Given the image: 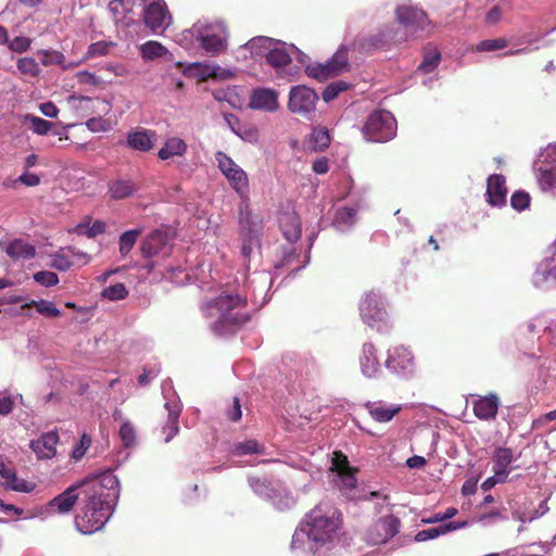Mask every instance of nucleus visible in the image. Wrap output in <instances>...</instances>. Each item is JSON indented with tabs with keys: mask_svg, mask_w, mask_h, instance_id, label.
<instances>
[{
	"mask_svg": "<svg viewBox=\"0 0 556 556\" xmlns=\"http://www.w3.org/2000/svg\"><path fill=\"white\" fill-rule=\"evenodd\" d=\"M81 495L75 516L76 529L83 534L101 530L112 517L121 495V483L112 471L79 481Z\"/></svg>",
	"mask_w": 556,
	"mask_h": 556,
	"instance_id": "1",
	"label": "nucleus"
},
{
	"mask_svg": "<svg viewBox=\"0 0 556 556\" xmlns=\"http://www.w3.org/2000/svg\"><path fill=\"white\" fill-rule=\"evenodd\" d=\"M342 522L341 513L329 503L312 508L292 536L291 547L315 554L332 541Z\"/></svg>",
	"mask_w": 556,
	"mask_h": 556,
	"instance_id": "2",
	"label": "nucleus"
},
{
	"mask_svg": "<svg viewBox=\"0 0 556 556\" xmlns=\"http://www.w3.org/2000/svg\"><path fill=\"white\" fill-rule=\"evenodd\" d=\"M394 13L400 26L391 30L390 40L395 46L431 35V21L421 9L403 4L399 5Z\"/></svg>",
	"mask_w": 556,
	"mask_h": 556,
	"instance_id": "3",
	"label": "nucleus"
},
{
	"mask_svg": "<svg viewBox=\"0 0 556 556\" xmlns=\"http://www.w3.org/2000/svg\"><path fill=\"white\" fill-rule=\"evenodd\" d=\"M247 300L237 294H220L206 305L207 317L215 319L214 324L220 331L231 330L242 326L249 319L245 312Z\"/></svg>",
	"mask_w": 556,
	"mask_h": 556,
	"instance_id": "4",
	"label": "nucleus"
},
{
	"mask_svg": "<svg viewBox=\"0 0 556 556\" xmlns=\"http://www.w3.org/2000/svg\"><path fill=\"white\" fill-rule=\"evenodd\" d=\"M250 45L252 48L260 47L267 50L266 62L275 70L278 77L292 80L299 73L298 66L292 65L291 56L279 42L271 38L258 37L252 39Z\"/></svg>",
	"mask_w": 556,
	"mask_h": 556,
	"instance_id": "5",
	"label": "nucleus"
},
{
	"mask_svg": "<svg viewBox=\"0 0 556 556\" xmlns=\"http://www.w3.org/2000/svg\"><path fill=\"white\" fill-rule=\"evenodd\" d=\"M362 130L368 141L387 142L395 136L396 121L391 112L378 110L367 117Z\"/></svg>",
	"mask_w": 556,
	"mask_h": 556,
	"instance_id": "6",
	"label": "nucleus"
},
{
	"mask_svg": "<svg viewBox=\"0 0 556 556\" xmlns=\"http://www.w3.org/2000/svg\"><path fill=\"white\" fill-rule=\"evenodd\" d=\"M348 53L349 47L346 45H341L327 63H315L307 65L305 72L309 77L320 81L336 77L350 70Z\"/></svg>",
	"mask_w": 556,
	"mask_h": 556,
	"instance_id": "7",
	"label": "nucleus"
},
{
	"mask_svg": "<svg viewBox=\"0 0 556 556\" xmlns=\"http://www.w3.org/2000/svg\"><path fill=\"white\" fill-rule=\"evenodd\" d=\"M215 159L219 169L227 177L230 186L241 198L248 199L249 180L247 173L237 165L231 157L222 151L215 154Z\"/></svg>",
	"mask_w": 556,
	"mask_h": 556,
	"instance_id": "8",
	"label": "nucleus"
},
{
	"mask_svg": "<svg viewBox=\"0 0 556 556\" xmlns=\"http://www.w3.org/2000/svg\"><path fill=\"white\" fill-rule=\"evenodd\" d=\"M359 312L362 319L371 328H381V325H386L388 314L384 307L382 298L370 291L365 294L359 304Z\"/></svg>",
	"mask_w": 556,
	"mask_h": 556,
	"instance_id": "9",
	"label": "nucleus"
},
{
	"mask_svg": "<svg viewBox=\"0 0 556 556\" xmlns=\"http://www.w3.org/2000/svg\"><path fill=\"white\" fill-rule=\"evenodd\" d=\"M139 15L143 24L153 33L163 31L170 23V14L164 0H147Z\"/></svg>",
	"mask_w": 556,
	"mask_h": 556,
	"instance_id": "10",
	"label": "nucleus"
},
{
	"mask_svg": "<svg viewBox=\"0 0 556 556\" xmlns=\"http://www.w3.org/2000/svg\"><path fill=\"white\" fill-rule=\"evenodd\" d=\"M317 100L315 90L303 85L294 86L289 93L288 108L294 114L308 117L315 111Z\"/></svg>",
	"mask_w": 556,
	"mask_h": 556,
	"instance_id": "11",
	"label": "nucleus"
},
{
	"mask_svg": "<svg viewBox=\"0 0 556 556\" xmlns=\"http://www.w3.org/2000/svg\"><path fill=\"white\" fill-rule=\"evenodd\" d=\"M238 232L241 240L261 241L263 222L258 215L253 214L247 199L239 206Z\"/></svg>",
	"mask_w": 556,
	"mask_h": 556,
	"instance_id": "12",
	"label": "nucleus"
},
{
	"mask_svg": "<svg viewBox=\"0 0 556 556\" xmlns=\"http://www.w3.org/2000/svg\"><path fill=\"white\" fill-rule=\"evenodd\" d=\"M400 519L394 515L379 518L367 531V541L372 545L386 543L399 533Z\"/></svg>",
	"mask_w": 556,
	"mask_h": 556,
	"instance_id": "13",
	"label": "nucleus"
},
{
	"mask_svg": "<svg viewBox=\"0 0 556 556\" xmlns=\"http://www.w3.org/2000/svg\"><path fill=\"white\" fill-rule=\"evenodd\" d=\"M391 30L390 31H379L372 35H363L357 36L352 42V49L357 50L362 53H371L377 50H386L390 49L392 46H395L390 40Z\"/></svg>",
	"mask_w": 556,
	"mask_h": 556,
	"instance_id": "14",
	"label": "nucleus"
},
{
	"mask_svg": "<svg viewBox=\"0 0 556 556\" xmlns=\"http://www.w3.org/2000/svg\"><path fill=\"white\" fill-rule=\"evenodd\" d=\"M0 477L3 480L2 485L7 490L29 493L35 488L34 483L18 478L11 460L3 456H0Z\"/></svg>",
	"mask_w": 556,
	"mask_h": 556,
	"instance_id": "15",
	"label": "nucleus"
},
{
	"mask_svg": "<svg viewBox=\"0 0 556 556\" xmlns=\"http://www.w3.org/2000/svg\"><path fill=\"white\" fill-rule=\"evenodd\" d=\"M249 106L253 110L276 112L279 108L278 92L270 88L254 89L250 97Z\"/></svg>",
	"mask_w": 556,
	"mask_h": 556,
	"instance_id": "16",
	"label": "nucleus"
},
{
	"mask_svg": "<svg viewBox=\"0 0 556 556\" xmlns=\"http://www.w3.org/2000/svg\"><path fill=\"white\" fill-rule=\"evenodd\" d=\"M551 162H542L536 169V180L543 191H556V147L548 153Z\"/></svg>",
	"mask_w": 556,
	"mask_h": 556,
	"instance_id": "17",
	"label": "nucleus"
},
{
	"mask_svg": "<svg viewBox=\"0 0 556 556\" xmlns=\"http://www.w3.org/2000/svg\"><path fill=\"white\" fill-rule=\"evenodd\" d=\"M500 407V397L495 393H490L484 396H479L472 403V410L475 416L480 420L495 419Z\"/></svg>",
	"mask_w": 556,
	"mask_h": 556,
	"instance_id": "18",
	"label": "nucleus"
},
{
	"mask_svg": "<svg viewBox=\"0 0 556 556\" xmlns=\"http://www.w3.org/2000/svg\"><path fill=\"white\" fill-rule=\"evenodd\" d=\"M486 201L492 206H502L506 203L507 189L505 177L500 174H493L488 178Z\"/></svg>",
	"mask_w": 556,
	"mask_h": 556,
	"instance_id": "19",
	"label": "nucleus"
},
{
	"mask_svg": "<svg viewBox=\"0 0 556 556\" xmlns=\"http://www.w3.org/2000/svg\"><path fill=\"white\" fill-rule=\"evenodd\" d=\"M364 407L366 408L370 417L377 422H389L394 418V416H396L402 410V405H387L382 401H369L365 403Z\"/></svg>",
	"mask_w": 556,
	"mask_h": 556,
	"instance_id": "20",
	"label": "nucleus"
},
{
	"mask_svg": "<svg viewBox=\"0 0 556 556\" xmlns=\"http://www.w3.org/2000/svg\"><path fill=\"white\" fill-rule=\"evenodd\" d=\"M79 492L80 485L79 482H77L68 486L65 491H63L61 494L51 500L49 506L52 509H56L61 514H67L72 510V508L78 501V497L81 496Z\"/></svg>",
	"mask_w": 556,
	"mask_h": 556,
	"instance_id": "21",
	"label": "nucleus"
},
{
	"mask_svg": "<svg viewBox=\"0 0 556 556\" xmlns=\"http://www.w3.org/2000/svg\"><path fill=\"white\" fill-rule=\"evenodd\" d=\"M59 435L56 431L43 433L37 440L30 442V448L36 453L38 458H52L56 454V444Z\"/></svg>",
	"mask_w": 556,
	"mask_h": 556,
	"instance_id": "22",
	"label": "nucleus"
},
{
	"mask_svg": "<svg viewBox=\"0 0 556 556\" xmlns=\"http://www.w3.org/2000/svg\"><path fill=\"white\" fill-rule=\"evenodd\" d=\"M413 354L408 349L397 346L389 352L386 366L395 372H403L413 366Z\"/></svg>",
	"mask_w": 556,
	"mask_h": 556,
	"instance_id": "23",
	"label": "nucleus"
},
{
	"mask_svg": "<svg viewBox=\"0 0 556 556\" xmlns=\"http://www.w3.org/2000/svg\"><path fill=\"white\" fill-rule=\"evenodd\" d=\"M168 232L165 229H155L144 238L141 243V252L144 257L159 254L166 245Z\"/></svg>",
	"mask_w": 556,
	"mask_h": 556,
	"instance_id": "24",
	"label": "nucleus"
},
{
	"mask_svg": "<svg viewBox=\"0 0 556 556\" xmlns=\"http://www.w3.org/2000/svg\"><path fill=\"white\" fill-rule=\"evenodd\" d=\"M359 366L363 375L368 378L375 377L378 372L380 364L377 356V349L372 343H364L359 356Z\"/></svg>",
	"mask_w": 556,
	"mask_h": 556,
	"instance_id": "25",
	"label": "nucleus"
},
{
	"mask_svg": "<svg viewBox=\"0 0 556 556\" xmlns=\"http://www.w3.org/2000/svg\"><path fill=\"white\" fill-rule=\"evenodd\" d=\"M514 460V453L508 447H495L492 454L493 471L502 477L508 478L513 468L510 467Z\"/></svg>",
	"mask_w": 556,
	"mask_h": 556,
	"instance_id": "26",
	"label": "nucleus"
},
{
	"mask_svg": "<svg viewBox=\"0 0 556 556\" xmlns=\"http://www.w3.org/2000/svg\"><path fill=\"white\" fill-rule=\"evenodd\" d=\"M155 141V134L147 129H138L128 134L127 143L138 151H149Z\"/></svg>",
	"mask_w": 556,
	"mask_h": 556,
	"instance_id": "27",
	"label": "nucleus"
},
{
	"mask_svg": "<svg viewBox=\"0 0 556 556\" xmlns=\"http://www.w3.org/2000/svg\"><path fill=\"white\" fill-rule=\"evenodd\" d=\"M466 526H467V521H463V522L450 521L447 523L440 525L439 527H435V528H430V529L419 531L415 535V541L424 542V541L432 540L442 534H446L447 532L462 529Z\"/></svg>",
	"mask_w": 556,
	"mask_h": 556,
	"instance_id": "28",
	"label": "nucleus"
},
{
	"mask_svg": "<svg viewBox=\"0 0 556 556\" xmlns=\"http://www.w3.org/2000/svg\"><path fill=\"white\" fill-rule=\"evenodd\" d=\"M5 252L16 261L30 260L36 255V248L22 239H15L8 244Z\"/></svg>",
	"mask_w": 556,
	"mask_h": 556,
	"instance_id": "29",
	"label": "nucleus"
},
{
	"mask_svg": "<svg viewBox=\"0 0 556 556\" xmlns=\"http://www.w3.org/2000/svg\"><path fill=\"white\" fill-rule=\"evenodd\" d=\"M137 191L136 184L130 179H116L109 184V194L113 200H123Z\"/></svg>",
	"mask_w": 556,
	"mask_h": 556,
	"instance_id": "30",
	"label": "nucleus"
},
{
	"mask_svg": "<svg viewBox=\"0 0 556 556\" xmlns=\"http://www.w3.org/2000/svg\"><path fill=\"white\" fill-rule=\"evenodd\" d=\"M37 54L45 66L60 65L63 70H71L79 65V62L65 63L64 54L56 50H41Z\"/></svg>",
	"mask_w": 556,
	"mask_h": 556,
	"instance_id": "31",
	"label": "nucleus"
},
{
	"mask_svg": "<svg viewBox=\"0 0 556 556\" xmlns=\"http://www.w3.org/2000/svg\"><path fill=\"white\" fill-rule=\"evenodd\" d=\"M140 55L144 61H153L170 54L169 50L162 43L149 40L140 46Z\"/></svg>",
	"mask_w": 556,
	"mask_h": 556,
	"instance_id": "32",
	"label": "nucleus"
},
{
	"mask_svg": "<svg viewBox=\"0 0 556 556\" xmlns=\"http://www.w3.org/2000/svg\"><path fill=\"white\" fill-rule=\"evenodd\" d=\"M441 60V53L435 47L427 46L424 48V58L418 65V71L429 74L434 71Z\"/></svg>",
	"mask_w": 556,
	"mask_h": 556,
	"instance_id": "33",
	"label": "nucleus"
},
{
	"mask_svg": "<svg viewBox=\"0 0 556 556\" xmlns=\"http://www.w3.org/2000/svg\"><path fill=\"white\" fill-rule=\"evenodd\" d=\"M281 229L289 242H295L301 238V224L296 215H288L281 220Z\"/></svg>",
	"mask_w": 556,
	"mask_h": 556,
	"instance_id": "34",
	"label": "nucleus"
},
{
	"mask_svg": "<svg viewBox=\"0 0 556 556\" xmlns=\"http://www.w3.org/2000/svg\"><path fill=\"white\" fill-rule=\"evenodd\" d=\"M142 228L130 229L123 232L118 240V251L122 256H127L136 244Z\"/></svg>",
	"mask_w": 556,
	"mask_h": 556,
	"instance_id": "35",
	"label": "nucleus"
},
{
	"mask_svg": "<svg viewBox=\"0 0 556 556\" xmlns=\"http://www.w3.org/2000/svg\"><path fill=\"white\" fill-rule=\"evenodd\" d=\"M119 439L126 448L136 446L137 444V431L135 426L128 420H123L119 431Z\"/></svg>",
	"mask_w": 556,
	"mask_h": 556,
	"instance_id": "36",
	"label": "nucleus"
},
{
	"mask_svg": "<svg viewBox=\"0 0 556 556\" xmlns=\"http://www.w3.org/2000/svg\"><path fill=\"white\" fill-rule=\"evenodd\" d=\"M185 75L197 78L198 81H203L210 77L215 76L214 71L211 66L194 62L185 70Z\"/></svg>",
	"mask_w": 556,
	"mask_h": 556,
	"instance_id": "37",
	"label": "nucleus"
},
{
	"mask_svg": "<svg viewBox=\"0 0 556 556\" xmlns=\"http://www.w3.org/2000/svg\"><path fill=\"white\" fill-rule=\"evenodd\" d=\"M74 265V260L71 258L67 248L61 249L59 252L51 255L50 266L60 271H65Z\"/></svg>",
	"mask_w": 556,
	"mask_h": 556,
	"instance_id": "38",
	"label": "nucleus"
},
{
	"mask_svg": "<svg viewBox=\"0 0 556 556\" xmlns=\"http://www.w3.org/2000/svg\"><path fill=\"white\" fill-rule=\"evenodd\" d=\"M106 225L102 220H94L91 225L89 223H80L76 226L75 231L78 235H86L88 238H94L105 231Z\"/></svg>",
	"mask_w": 556,
	"mask_h": 556,
	"instance_id": "39",
	"label": "nucleus"
},
{
	"mask_svg": "<svg viewBox=\"0 0 556 556\" xmlns=\"http://www.w3.org/2000/svg\"><path fill=\"white\" fill-rule=\"evenodd\" d=\"M264 447L258 444L256 440H247L235 444L232 454L237 456H243L248 454H262Z\"/></svg>",
	"mask_w": 556,
	"mask_h": 556,
	"instance_id": "40",
	"label": "nucleus"
},
{
	"mask_svg": "<svg viewBox=\"0 0 556 556\" xmlns=\"http://www.w3.org/2000/svg\"><path fill=\"white\" fill-rule=\"evenodd\" d=\"M35 306L36 311L47 317H59L61 316V311L51 302L47 300L40 301H31L27 303L25 307Z\"/></svg>",
	"mask_w": 556,
	"mask_h": 556,
	"instance_id": "41",
	"label": "nucleus"
},
{
	"mask_svg": "<svg viewBox=\"0 0 556 556\" xmlns=\"http://www.w3.org/2000/svg\"><path fill=\"white\" fill-rule=\"evenodd\" d=\"M351 85L344 80H336L330 83L323 91V100L330 102L334 100L341 92L346 91Z\"/></svg>",
	"mask_w": 556,
	"mask_h": 556,
	"instance_id": "42",
	"label": "nucleus"
},
{
	"mask_svg": "<svg viewBox=\"0 0 556 556\" xmlns=\"http://www.w3.org/2000/svg\"><path fill=\"white\" fill-rule=\"evenodd\" d=\"M200 41L201 47L211 53H218L226 45L225 40L215 34L202 36Z\"/></svg>",
	"mask_w": 556,
	"mask_h": 556,
	"instance_id": "43",
	"label": "nucleus"
},
{
	"mask_svg": "<svg viewBox=\"0 0 556 556\" xmlns=\"http://www.w3.org/2000/svg\"><path fill=\"white\" fill-rule=\"evenodd\" d=\"M17 70L26 76L37 77L40 73L39 64L33 58H21L17 61Z\"/></svg>",
	"mask_w": 556,
	"mask_h": 556,
	"instance_id": "44",
	"label": "nucleus"
},
{
	"mask_svg": "<svg viewBox=\"0 0 556 556\" xmlns=\"http://www.w3.org/2000/svg\"><path fill=\"white\" fill-rule=\"evenodd\" d=\"M508 46V40L505 38H496V39H485L480 41L476 50L478 52H491L504 49Z\"/></svg>",
	"mask_w": 556,
	"mask_h": 556,
	"instance_id": "45",
	"label": "nucleus"
},
{
	"mask_svg": "<svg viewBox=\"0 0 556 556\" xmlns=\"http://www.w3.org/2000/svg\"><path fill=\"white\" fill-rule=\"evenodd\" d=\"M25 121L30 123V128L37 135H47L51 128L52 123L38 116L26 115Z\"/></svg>",
	"mask_w": 556,
	"mask_h": 556,
	"instance_id": "46",
	"label": "nucleus"
},
{
	"mask_svg": "<svg viewBox=\"0 0 556 556\" xmlns=\"http://www.w3.org/2000/svg\"><path fill=\"white\" fill-rule=\"evenodd\" d=\"M127 294L128 291L124 283H115L113 286L105 288L102 291V296L110 301L123 300L127 296Z\"/></svg>",
	"mask_w": 556,
	"mask_h": 556,
	"instance_id": "47",
	"label": "nucleus"
},
{
	"mask_svg": "<svg viewBox=\"0 0 556 556\" xmlns=\"http://www.w3.org/2000/svg\"><path fill=\"white\" fill-rule=\"evenodd\" d=\"M530 201H531V197L528 192H526L523 190H518L511 194L510 205L516 211H523L527 207H529Z\"/></svg>",
	"mask_w": 556,
	"mask_h": 556,
	"instance_id": "48",
	"label": "nucleus"
},
{
	"mask_svg": "<svg viewBox=\"0 0 556 556\" xmlns=\"http://www.w3.org/2000/svg\"><path fill=\"white\" fill-rule=\"evenodd\" d=\"M34 279L41 286L53 287L59 283V277L55 273L49 270H40L34 275Z\"/></svg>",
	"mask_w": 556,
	"mask_h": 556,
	"instance_id": "49",
	"label": "nucleus"
},
{
	"mask_svg": "<svg viewBox=\"0 0 556 556\" xmlns=\"http://www.w3.org/2000/svg\"><path fill=\"white\" fill-rule=\"evenodd\" d=\"M114 46L111 41H98L91 43L87 51L88 58H94L100 55H105L110 52L111 48Z\"/></svg>",
	"mask_w": 556,
	"mask_h": 556,
	"instance_id": "50",
	"label": "nucleus"
},
{
	"mask_svg": "<svg viewBox=\"0 0 556 556\" xmlns=\"http://www.w3.org/2000/svg\"><path fill=\"white\" fill-rule=\"evenodd\" d=\"M9 49L13 52L23 53L30 48L31 40L28 37L18 36L8 41Z\"/></svg>",
	"mask_w": 556,
	"mask_h": 556,
	"instance_id": "51",
	"label": "nucleus"
},
{
	"mask_svg": "<svg viewBox=\"0 0 556 556\" xmlns=\"http://www.w3.org/2000/svg\"><path fill=\"white\" fill-rule=\"evenodd\" d=\"M91 444V439L87 434H83L80 441L74 446L72 457L76 460L80 459Z\"/></svg>",
	"mask_w": 556,
	"mask_h": 556,
	"instance_id": "52",
	"label": "nucleus"
},
{
	"mask_svg": "<svg viewBox=\"0 0 556 556\" xmlns=\"http://www.w3.org/2000/svg\"><path fill=\"white\" fill-rule=\"evenodd\" d=\"M146 2L147 0H118V4L123 8L124 12L128 14H135L137 11L139 14Z\"/></svg>",
	"mask_w": 556,
	"mask_h": 556,
	"instance_id": "53",
	"label": "nucleus"
},
{
	"mask_svg": "<svg viewBox=\"0 0 556 556\" xmlns=\"http://www.w3.org/2000/svg\"><path fill=\"white\" fill-rule=\"evenodd\" d=\"M315 141V149L323 151L330 144V136L327 130H318L313 135Z\"/></svg>",
	"mask_w": 556,
	"mask_h": 556,
	"instance_id": "54",
	"label": "nucleus"
},
{
	"mask_svg": "<svg viewBox=\"0 0 556 556\" xmlns=\"http://www.w3.org/2000/svg\"><path fill=\"white\" fill-rule=\"evenodd\" d=\"M86 126L93 132L106 131L109 129V123L102 117H92L86 122Z\"/></svg>",
	"mask_w": 556,
	"mask_h": 556,
	"instance_id": "55",
	"label": "nucleus"
},
{
	"mask_svg": "<svg viewBox=\"0 0 556 556\" xmlns=\"http://www.w3.org/2000/svg\"><path fill=\"white\" fill-rule=\"evenodd\" d=\"M67 250L71 255V258L74 260V265H86L90 262V256L87 253L81 252L72 247H68Z\"/></svg>",
	"mask_w": 556,
	"mask_h": 556,
	"instance_id": "56",
	"label": "nucleus"
},
{
	"mask_svg": "<svg viewBox=\"0 0 556 556\" xmlns=\"http://www.w3.org/2000/svg\"><path fill=\"white\" fill-rule=\"evenodd\" d=\"M334 468L338 470V472H344L346 470H350L351 467L349 465L348 457L342 454L341 452H336L333 462H332Z\"/></svg>",
	"mask_w": 556,
	"mask_h": 556,
	"instance_id": "57",
	"label": "nucleus"
},
{
	"mask_svg": "<svg viewBox=\"0 0 556 556\" xmlns=\"http://www.w3.org/2000/svg\"><path fill=\"white\" fill-rule=\"evenodd\" d=\"M507 478L502 477L501 475H497V472L493 471V476L485 479L482 484L481 489L486 492L494 488L497 483H504L506 482Z\"/></svg>",
	"mask_w": 556,
	"mask_h": 556,
	"instance_id": "58",
	"label": "nucleus"
},
{
	"mask_svg": "<svg viewBox=\"0 0 556 556\" xmlns=\"http://www.w3.org/2000/svg\"><path fill=\"white\" fill-rule=\"evenodd\" d=\"M16 181L27 187H35L40 184V178L34 173L25 172L17 178Z\"/></svg>",
	"mask_w": 556,
	"mask_h": 556,
	"instance_id": "59",
	"label": "nucleus"
},
{
	"mask_svg": "<svg viewBox=\"0 0 556 556\" xmlns=\"http://www.w3.org/2000/svg\"><path fill=\"white\" fill-rule=\"evenodd\" d=\"M227 418L230 421H239L242 416L241 405L238 397L233 399L232 407L227 410Z\"/></svg>",
	"mask_w": 556,
	"mask_h": 556,
	"instance_id": "60",
	"label": "nucleus"
},
{
	"mask_svg": "<svg viewBox=\"0 0 556 556\" xmlns=\"http://www.w3.org/2000/svg\"><path fill=\"white\" fill-rule=\"evenodd\" d=\"M543 275L546 279L556 280V249L551 260L546 263Z\"/></svg>",
	"mask_w": 556,
	"mask_h": 556,
	"instance_id": "61",
	"label": "nucleus"
},
{
	"mask_svg": "<svg viewBox=\"0 0 556 556\" xmlns=\"http://www.w3.org/2000/svg\"><path fill=\"white\" fill-rule=\"evenodd\" d=\"M339 475L341 476L343 485L346 489H349V490L355 489L357 480H356V477H355L352 468L350 470L344 471V472L343 471L339 472Z\"/></svg>",
	"mask_w": 556,
	"mask_h": 556,
	"instance_id": "62",
	"label": "nucleus"
},
{
	"mask_svg": "<svg viewBox=\"0 0 556 556\" xmlns=\"http://www.w3.org/2000/svg\"><path fill=\"white\" fill-rule=\"evenodd\" d=\"M14 402L11 396L0 393V415H8L13 410Z\"/></svg>",
	"mask_w": 556,
	"mask_h": 556,
	"instance_id": "63",
	"label": "nucleus"
},
{
	"mask_svg": "<svg viewBox=\"0 0 556 556\" xmlns=\"http://www.w3.org/2000/svg\"><path fill=\"white\" fill-rule=\"evenodd\" d=\"M502 15L503 13L501 8L495 5L486 13L485 23L489 25H494L501 21Z\"/></svg>",
	"mask_w": 556,
	"mask_h": 556,
	"instance_id": "64",
	"label": "nucleus"
}]
</instances>
